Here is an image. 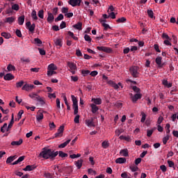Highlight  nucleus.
Masks as SVG:
<instances>
[{
  "instance_id": "24",
  "label": "nucleus",
  "mask_w": 178,
  "mask_h": 178,
  "mask_svg": "<svg viewBox=\"0 0 178 178\" xmlns=\"http://www.w3.org/2000/svg\"><path fill=\"white\" fill-rule=\"evenodd\" d=\"M16 158H17V156L15 155V156H9L7 160H6V163H12V162H13V161L15 159H16Z\"/></svg>"
},
{
  "instance_id": "17",
  "label": "nucleus",
  "mask_w": 178,
  "mask_h": 178,
  "mask_svg": "<svg viewBox=\"0 0 178 178\" xmlns=\"http://www.w3.org/2000/svg\"><path fill=\"white\" fill-rule=\"evenodd\" d=\"M15 20H16V17H8L6 19L5 23H9V24H12V23H14Z\"/></svg>"
},
{
  "instance_id": "38",
  "label": "nucleus",
  "mask_w": 178,
  "mask_h": 178,
  "mask_svg": "<svg viewBox=\"0 0 178 178\" xmlns=\"http://www.w3.org/2000/svg\"><path fill=\"white\" fill-rule=\"evenodd\" d=\"M58 156H60V158H66L68 156V154L67 153H65L62 151H60L59 152H58Z\"/></svg>"
},
{
  "instance_id": "60",
  "label": "nucleus",
  "mask_w": 178,
  "mask_h": 178,
  "mask_svg": "<svg viewBox=\"0 0 178 178\" xmlns=\"http://www.w3.org/2000/svg\"><path fill=\"white\" fill-rule=\"evenodd\" d=\"M169 140V135H167L163 138V143L164 145H166V143H168V140Z\"/></svg>"
},
{
  "instance_id": "40",
  "label": "nucleus",
  "mask_w": 178,
  "mask_h": 178,
  "mask_svg": "<svg viewBox=\"0 0 178 178\" xmlns=\"http://www.w3.org/2000/svg\"><path fill=\"white\" fill-rule=\"evenodd\" d=\"M132 90L134 91V92H136V94H141V89L137 86H133Z\"/></svg>"
},
{
  "instance_id": "34",
  "label": "nucleus",
  "mask_w": 178,
  "mask_h": 178,
  "mask_svg": "<svg viewBox=\"0 0 178 178\" xmlns=\"http://www.w3.org/2000/svg\"><path fill=\"white\" fill-rule=\"evenodd\" d=\"M63 95L65 104L67 106V111H70V105H69V103L67 102V98L66 97V95H65L64 94H63Z\"/></svg>"
},
{
  "instance_id": "41",
  "label": "nucleus",
  "mask_w": 178,
  "mask_h": 178,
  "mask_svg": "<svg viewBox=\"0 0 178 178\" xmlns=\"http://www.w3.org/2000/svg\"><path fill=\"white\" fill-rule=\"evenodd\" d=\"M36 119H37L38 122L42 120V119H44V114H42V113H40L39 114H38L36 115Z\"/></svg>"
},
{
  "instance_id": "35",
  "label": "nucleus",
  "mask_w": 178,
  "mask_h": 178,
  "mask_svg": "<svg viewBox=\"0 0 178 178\" xmlns=\"http://www.w3.org/2000/svg\"><path fill=\"white\" fill-rule=\"evenodd\" d=\"M48 70H58V67L55 64L51 63L48 66Z\"/></svg>"
},
{
  "instance_id": "10",
  "label": "nucleus",
  "mask_w": 178,
  "mask_h": 178,
  "mask_svg": "<svg viewBox=\"0 0 178 178\" xmlns=\"http://www.w3.org/2000/svg\"><path fill=\"white\" fill-rule=\"evenodd\" d=\"M33 88H35V86L34 85H29L27 83H26L22 87V90H24V91H31V90H33Z\"/></svg>"
},
{
  "instance_id": "39",
  "label": "nucleus",
  "mask_w": 178,
  "mask_h": 178,
  "mask_svg": "<svg viewBox=\"0 0 178 178\" xmlns=\"http://www.w3.org/2000/svg\"><path fill=\"white\" fill-rule=\"evenodd\" d=\"M31 33H34L35 30V24H32L29 27L27 28Z\"/></svg>"
},
{
  "instance_id": "59",
  "label": "nucleus",
  "mask_w": 178,
  "mask_h": 178,
  "mask_svg": "<svg viewBox=\"0 0 178 178\" xmlns=\"http://www.w3.org/2000/svg\"><path fill=\"white\" fill-rule=\"evenodd\" d=\"M74 123H80V115H76L74 118Z\"/></svg>"
},
{
  "instance_id": "21",
  "label": "nucleus",
  "mask_w": 178,
  "mask_h": 178,
  "mask_svg": "<svg viewBox=\"0 0 178 178\" xmlns=\"http://www.w3.org/2000/svg\"><path fill=\"white\" fill-rule=\"evenodd\" d=\"M104 22H106V20H104V19L100 20V23H102L103 27H104V31H106L108 29H111V26H109V24L104 23Z\"/></svg>"
},
{
  "instance_id": "12",
  "label": "nucleus",
  "mask_w": 178,
  "mask_h": 178,
  "mask_svg": "<svg viewBox=\"0 0 178 178\" xmlns=\"http://www.w3.org/2000/svg\"><path fill=\"white\" fill-rule=\"evenodd\" d=\"M86 124L88 127H95V124H94V120L92 118L86 120Z\"/></svg>"
},
{
  "instance_id": "33",
  "label": "nucleus",
  "mask_w": 178,
  "mask_h": 178,
  "mask_svg": "<svg viewBox=\"0 0 178 178\" xmlns=\"http://www.w3.org/2000/svg\"><path fill=\"white\" fill-rule=\"evenodd\" d=\"M32 44H34L35 45H41V44H42V41H41L40 38H35L32 42Z\"/></svg>"
},
{
  "instance_id": "7",
  "label": "nucleus",
  "mask_w": 178,
  "mask_h": 178,
  "mask_svg": "<svg viewBox=\"0 0 178 178\" xmlns=\"http://www.w3.org/2000/svg\"><path fill=\"white\" fill-rule=\"evenodd\" d=\"M63 131H65V126L61 125L58 128V131L54 134L55 138H58V137H62L63 136Z\"/></svg>"
},
{
  "instance_id": "46",
  "label": "nucleus",
  "mask_w": 178,
  "mask_h": 178,
  "mask_svg": "<svg viewBox=\"0 0 178 178\" xmlns=\"http://www.w3.org/2000/svg\"><path fill=\"white\" fill-rule=\"evenodd\" d=\"M142 118L140 120L141 123H144L145 122V119H147V115L144 112H141Z\"/></svg>"
},
{
  "instance_id": "37",
  "label": "nucleus",
  "mask_w": 178,
  "mask_h": 178,
  "mask_svg": "<svg viewBox=\"0 0 178 178\" xmlns=\"http://www.w3.org/2000/svg\"><path fill=\"white\" fill-rule=\"evenodd\" d=\"M130 42H138V45H144L145 42L143 41L138 42V40L136 38H132L130 40Z\"/></svg>"
},
{
  "instance_id": "62",
  "label": "nucleus",
  "mask_w": 178,
  "mask_h": 178,
  "mask_svg": "<svg viewBox=\"0 0 178 178\" xmlns=\"http://www.w3.org/2000/svg\"><path fill=\"white\" fill-rule=\"evenodd\" d=\"M84 38H85V40L88 41V42H91V37H90V35L86 34L84 35Z\"/></svg>"
},
{
  "instance_id": "28",
  "label": "nucleus",
  "mask_w": 178,
  "mask_h": 178,
  "mask_svg": "<svg viewBox=\"0 0 178 178\" xmlns=\"http://www.w3.org/2000/svg\"><path fill=\"white\" fill-rule=\"evenodd\" d=\"M24 24V15H22L18 17V24L19 26H23Z\"/></svg>"
},
{
  "instance_id": "31",
  "label": "nucleus",
  "mask_w": 178,
  "mask_h": 178,
  "mask_svg": "<svg viewBox=\"0 0 178 178\" xmlns=\"http://www.w3.org/2000/svg\"><path fill=\"white\" fill-rule=\"evenodd\" d=\"M23 144V139H19L18 141H13L11 145H22Z\"/></svg>"
},
{
  "instance_id": "20",
  "label": "nucleus",
  "mask_w": 178,
  "mask_h": 178,
  "mask_svg": "<svg viewBox=\"0 0 178 178\" xmlns=\"http://www.w3.org/2000/svg\"><path fill=\"white\" fill-rule=\"evenodd\" d=\"M155 62L159 67H162V57L158 56L156 58Z\"/></svg>"
},
{
  "instance_id": "57",
  "label": "nucleus",
  "mask_w": 178,
  "mask_h": 178,
  "mask_svg": "<svg viewBox=\"0 0 178 178\" xmlns=\"http://www.w3.org/2000/svg\"><path fill=\"white\" fill-rule=\"evenodd\" d=\"M61 12H62V13H64L65 15H66V13H67L69 12V8L63 7L61 9Z\"/></svg>"
},
{
  "instance_id": "30",
  "label": "nucleus",
  "mask_w": 178,
  "mask_h": 178,
  "mask_svg": "<svg viewBox=\"0 0 178 178\" xmlns=\"http://www.w3.org/2000/svg\"><path fill=\"white\" fill-rule=\"evenodd\" d=\"M117 163H126V158L120 157L115 160Z\"/></svg>"
},
{
  "instance_id": "42",
  "label": "nucleus",
  "mask_w": 178,
  "mask_h": 178,
  "mask_svg": "<svg viewBox=\"0 0 178 178\" xmlns=\"http://www.w3.org/2000/svg\"><path fill=\"white\" fill-rule=\"evenodd\" d=\"M6 130H8V124L4 123L3 127H1V133H5V131H6Z\"/></svg>"
},
{
  "instance_id": "19",
  "label": "nucleus",
  "mask_w": 178,
  "mask_h": 178,
  "mask_svg": "<svg viewBox=\"0 0 178 178\" xmlns=\"http://www.w3.org/2000/svg\"><path fill=\"white\" fill-rule=\"evenodd\" d=\"M29 96L30 97V98H31L32 99H34L35 101H38V99L40 98V95L34 92L29 94Z\"/></svg>"
},
{
  "instance_id": "63",
  "label": "nucleus",
  "mask_w": 178,
  "mask_h": 178,
  "mask_svg": "<svg viewBox=\"0 0 178 178\" xmlns=\"http://www.w3.org/2000/svg\"><path fill=\"white\" fill-rule=\"evenodd\" d=\"M12 9H13V10H19V4L13 5Z\"/></svg>"
},
{
  "instance_id": "43",
  "label": "nucleus",
  "mask_w": 178,
  "mask_h": 178,
  "mask_svg": "<svg viewBox=\"0 0 178 178\" xmlns=\"http://www.w3.org/2000/svg\"><path fill=\"white\" fill-rule=\"evenodd\" d=\"M1 36L4 37V38H6L7 40L11 37L10 33H8L6 32L1 33Z\"/></svg>"
},
{
  "instance_id": "8",
  "label": "nucleus",
  "mask_w": 178,
  "mask_h": 178,
  "mask_svg": "<svg viewBox=\"0 0 178 178\" xmlns=\"http://www.w3.org/2000/svg\"><path fill=\"white\" fill-rule=\"evenodd\" d=\"M97 49L99 51H102L103 52H106V54H112L113 52V50H112V48L111 47H97Z\"/></svg>"
},
{
  "instance_id": "26",
  "label": "nucleus",
  "mask_w": 178,
  "mask_h": 178,
  "mask_svg": "<svg viewBox=\"0 0 178 178\" xmlns=\"http://www.w3.org/2000/svg\"><path fill=\"white\" fill-rule=\"evenodd\" d=\"M90 107L92 108V112L93 113H97V112H98V110L99 109L98 106H97V105L95 104H92L90 105Z\"/></svg>"
},
{
  "instance_id": "32",
  "label": "nucleus",
  "mask_w": 178,
  "mask_h": 178,
  "mask_svg": "<svg viewBox=\"0 0 178 178\" xmlns=\"http://www.w3.org/2000/svg\"><path fill=\"white\" fill-rule=\"evenodd\" d=\"M31 17L33 20H38V17H37V11H35V10H33L31 13Z\"/></svg>"
},
{
  "instance_id": "23",
  "label": "nucleus",
  "mask_w": 178,
  "mask_h": 178,
  "mask_svg": "<svg viewBox=\"0 0 178 178\" xmlns=\"http://www.w3.org/2000/svg\"><path fill=\"white\" fill-rule=\"evenodd\" d=\"M120 154L122 156H129V150L127 149H121Z\"/></svg>"
},
{
  "instance_id": "6",
  "label": "nucleus",
  "mask_w": 178,
  "mask_h": 178,
  "mask_svg": "<svg viewBox=\"0 0 178 178\" xmlns=\"http://www.w3.org/2000/svg\"><path fill=\"white\" fill-rule=\"evenodd\" d=\"M130 95H131V101L134 103L137 102L138 99H141V97H143V95H141V93H136L134 95H133V93H131Z\"/></svg>"
},
{
  "instance_id": "64",
  "label": "nucleus",
  "mask_w": 178,
  "mask_h": 178,
  "mask_svg": "<svg viewBox=\"0 0 178 178\" xmlns=\"http://www.w3.org/2000/svg\"><path fill=\"white\" fill-rule=\"evenodd\" d=\"M38 51L40 55H45L46 54L45 50H44L43 49L38 48Z\"/></svg>"
},
{
  "instance_id": "56",
  "label": "nucleus",
  "mask_w": 178,
  "mask_h": 178,
  "mask_svg": "<svg viewBox=\"0 0 178 178\" xmlns=\"http://www.w3.org/2000/svg\"><path fill=\"white\" fill-rule=\"evenodd\" d=\"M24 113V111L23 110H20L17 114V120H20L22 119V115Z\"/></svg>"
},
{
  "instance_id": "2",
  "label": "nucleus",
  "mask_w": 178,
  "mask_h": 178,
  "mask_svg": "<svg viewBox=\"0 0 178 178\" xmlns=\"http://www.w3.org/2000/svg\"><path fill=\"white\" fill-rule=\"evenodd\" d=\"M162 38L164 40L163 44L165 45H172V42L175 44H177V38L175 35H172V38H170L168 34L163 33Z\"/></svg>"
},
{
  "instance_id": "29",
  "label": "nucleus",
  "mask_w": 178,
  "mask_h": 178,
  "mask_svg": "<svg viewBox=\"0 0 178 178\" xmlns=\"http://www.w3.org/2000/svg\"><path fill=\"white\" fill-rule=\"evenodd\" d=\"M162 84L165 86V87H168V88H170V87H172V83H169L166 79H163L162 81Z\"/></svg>"
},
{
  "instance_id": "58",
  "label": "nucleus",
  "mask_w": 178,
  "mask_h": 178,
  "mask_svg": "<svg viewBox=\"0 0 178 178\" xmlns=\"http://www.w3.org/2000/svg\"><path fill=\"white\" fill-rule=\"evenodd\" d=\"M154 133V129H147V136L151 137L152 136V134Z\"/></svg>"
},
{
  "instance_id": "3",
  "label": "nucleus",
  "mask_w": 178,
  "mask_h": 178,
  "mask_svg": "<svg viewBox=\"0 0 178 178\" xmlns=\"http://www.w3.org/2000/svg\"><path fill=\"white\" fill-rule=\"evenodd\" d=\"M72 106H73V109H74V115H76L77 113H79V102L77 101V99L76 98V97H74V95H72Z\"/></svg>"
},
{
  "instance_id": "15",
  "label": "nucleus",
  "mask_w": 178,
  "mask_h": 178,
  "mask_svg": "<svg viewBox=\"0 0 178 178\" xmlns=\"http://www.w3.org/2000/svg\"><path fill=\"white\" fill-rule=\"evenodd\" d=\"M83 162H84L83 159H79L74 162V165L76 166L77 169H81V166H83Z\"/></svg>"
},
{
  "instance_id": "27",
  "label": "nucleus",
  "mask_w": 178,
  "mask_h": 178,
  "mask_svg": "<svg viewBox=\"0 0 178 178\" xmlns=\"http://www.w3.org/2000/svg\"><path fill=\"white\" fill-rule=\"evenodd\" d=\"M109 141L108 140H104L102 143V148H104V149H106V148H109Z\"/></svg>"
},
{
  "instance_id": "4",
  "label": "nucleus",
  "mask_w": 178,
  "mask_h": 178,
  "mask_svg": "<svg viewBox=\"0 0 178 178\" xmlns=\"http://www.w3.org/2000/svg\"><path fill=\"white\" fill-rule=\"evenodd\" d=\"M129 70L133 77L137 78L138 77V76H140V72H138V67L133 66L129 69Z\"/></svg>"
},
{
  "instance_id": "48",
  "label": "nucleus",
  "mask_w": 178,
  "mask_h": 178,
  "mask_svg": "<svg viewBox=\"0 0 178 178\" xmlns=\"http://www.w3.org/2000/svg\"><path fill=\"white\" fill-rule=\"evenodd\" d=\"M120 140H124L125 141H130V136H124L123 135L120 136Z\"/></svg>"
},
{
  "instance_id": "1",
  "label": "nucleus",
  "mask_w": 178,
  "mask_h": 178,
  "mask_svg": "<svg viewBox=\"0 0 178 178\" xmlns=\"http://www.w3.org/2000/svg\"><path fill=\"white\" fill-rule=\"evenodd\" d=\"M39 156H41L44 159H55L58 156V152L44 147L40 153Z\"/></svg>"
},
{
  "instance_id": "14",
  "label": "nucleus",
  "mask_w": 178,
  "mask_h": 178,
  "mask_svg": "<svg viewBox=\"0 0 178 178\" xmlns=\"http://www.w3.org/2000/svg\"><path fill=\"white\" fill-rule=\"evenodd\" d=\"M47 15H48V17H47L48 23H52V22H54V20L55 19V17H54V14L50 12H48Z\"/></svg>"
},
{
  "instance_id": "36",
  "label": "nucleus",
  "mask_w": 178,
  "mask_h": 178,
  "mask_svg": "<svg viewBox=\"0 0 178 178\" xmlns=\"http://www.w3.org/2000/svg\"><path fill=\"white\" fill-rule=\"evenodd\" d=\"M71 140L68 139L67 141L64 142L63 143H61L60 145H58V148H65L70 143Z\"/></svg>"
},
{
  "instance_id": "44",
  "label": "nucleus",
  "mask_w": 178,
  "mask_h": 178,
  "mask_svg": "<svg viewBox=\"0 0 178 178\" xmlns=\"http://www.w3.org/2000/svg\"><path fill=\"white\" fill-rule=\"evenodd\" d=\"M38 16L40 19H44V10H40L38 13Z\"/></svg>"
},
{
  "instance_id": "51",
  "label": "nucleus",
  "mask_w": 178,
  "mask_h": 178,
  "mask_svg": "<svg viewBox=\"0 0 178 178\" xmlns=\"http://www.w3.org/2000/svg\"><path fill=\"white\" fill-rule=\"evenodd\" d=\"M80 156H81V154L70 155V158H71V159H76V158H80Z\"/></svg>"
},
{
  "instance_id": "50",
  "label": "nucleus",
  "mask_w": 178,
  "mask_h": 178,
  "mask_svg": "<svg viewBox=\"0 0 178 178\" xmlns=\"http://www.w3.org/2000/svg\"><path fill=\"white\" fill-rule=\"evenodd\" d=\"M147 15L151 19H154V11L152 10H147Z\"/></svg>"
},
{
  "instance_id": "52",
  "label": "nucleus",
  "mask_w": 178,
  "mask_h": 178,
  "mask_svg": "<svg viewBox=\"0 0 178 178\" xmlns=\"http://www.w3.org/2000/svg\"><path fill=\"white\" fill-rule=\"evenodd\" d=\"M129 169L131 170V172H137V170H138V167L136 165H130Z\"/></svg>"
},
{
  "instance_id": "11",
  "label": "nucleus",
  "mask_w": 178,
  "mask_h": 178,
  "mask_svg": "<svg viewBox=\"0 0 178 178\" xmlns=\"http://www.w3.org/2000/svg\"><path fill=\"white\" fill-rule=\"evenodd\" d=\"M37 168V165H26L25 168L23 169V170H24V172H31V170H34V169Z\"/></svg>"
},
{
  "instance_id": "5",
  "label": "nucleus",
  "mask_w": 178,
  "mask_h": 178,
  "mask_svg": "<svg viewBox=\"0 0 178 178\" xmlns=\"http://www.w3.org/2000/svg\"><path fill=\"white\" fill-rule=\"evenodd\" d=\"M107 84H108L109 86H111V87H113V88H114L115 90H118L119 87H121V88H123V85L120 82H119L117 84L113 81H108Z\"/></svg>"
},
{
  "instance_id": "25",
  "label": "nucleus",
  "mask_w": 178,
  "mask_h": 178,
  "mask_svg": "<svg viewBox=\"0 0 178 178\" xmlns=\"http://www.w3.org/2000/svg\"><path fill=\"white\" fill-rule=\"evenodd\" d=\"M73 27H74V29H76V30H82L83 23L78 22L76 24L73 25Z\"/></svg>"
},
{
  "instance_id": "45",
  "label": "nucleus",
  "mask_w": 178,
  "mask_h": 178,
  "mask_svg": "<svg viewBox=\"0 0 178 178\" xmlns=\"http://www.w3.org/2000/svg\"><path fill=\"white\" fill-rule=\"evenodd\" d=\"M63 19L64 16L63 15V14H59V15L55 19V22H60V20H63Z\"/></svg>"
},
{
  "instance_id": "18",
  "label": "nucleus",
  "mask_w": 178,
  "mask_h": 178,
  "mask_svg": "<svg viewBox=\"0 0 178 178\" xmlns=\"http://www.w3.org/2000/svg\"><path fill=\"white\" fill-rule=\"evenodd\" d=\"M13 123H15V118L13 114L11 117V120L7 127V131H9V129H12V127H13Z\"/></svg>"
},
{
  "instance_id": "55",
  "label": "nucleus",
  "mask_w": 178,
  "mask_h": 178,
  "mask_svg": "<svg viewBox=\"0 0 178 178\" xmlns=\"http://www.w3.org/2000/svg\"><path fill=\"white\" fill-rule=\"evenodd\" d=\"M44 176L46 178H54V174L49 172H44Z\"/></svg>"
},
{
  "instance_id": "49",
  "label": "nucleus",
  "mask_w": 178,
  "mask_h": 178,
  "mask_svg": "<svg viewBox=\"0 0 178 178\" xmlns=\"http://www.w3.org/2000/svg\"><path fill=\"white\" fill-rule=\"evenodd\" d=\"M15 67L14 65H12V64H9L7 67V70L8 72H12V70H15Z\"/></svg>"
},
{
  "instance_id": "47",
  "label": "nucleus",
  "mask_w": 178,
  "mask_h": 178,
  "mask_svg": "<svg viewBox=\"0 0 178 178\" xmlns=\"http://www.w3.org/2000/svg\"><path fill=\"white\" fill-rule=\"evenodd\" d=\"M127 19H126V17H122L117 19V23H125V22H127Z\"/></svg>"
},
{
  "instance_id": "16",
  "label": "nucleus",
  "mask_w": 178,
  "mask_h": 178,
  "mask_svg": "<svg viewBox=\"0 0 178 178\" xmlns=\"http://www.w3.org/2000/svg\"><path fill=\"white\" fill-rule=\"evenodd\" d=\"M67 66L70 67V70H77V66L74 63L67 62Z\"/></svg>"
},
{
  "instance_id": "54",
  "label": "nucleus",
  "mask_w": 178,
  "mask_h": 178,
  "mask_svg": "<svg viewBox=\"0 0 178 178\" xmlns=\"http://www.w3.org/2000/svg\"><path fill=\"white\" fill-rule=\"evenodd\" d=\"M82 75L86 77V76H88L90 74V70H83L81 71Z\"/></svg>"
},
{
  "instance_id": "9",
  "label": "nucleus",
  "mask_w": 178,
  "mask_h": 178,
  "mask_svg": "<svg viewBox=\"0 0 178 178\" xmlns=\"http://www.w3.org/2000/svg\"><path fill=\"white\" fill-rule=\"evenodd\" d=\"M68 3L71 5V6H80V3H81V0H70Z\"/></svg>"
},
{
  "instance_id": "53",
  "label": "nucleus",
  "mask_w": 178,
  "mask_h": 178,
  "mask_svg": "<svg viewBox=\"0 0 178 178\" xmlns=\"http://www.w3.org/2000/svg\"><path fill=\"white\" fill-rule=\"evenodd\" d=\"M24 84V81H20L19 82H17L16 83V87L17 88H20L21 87H23Z\"/></svg>"
},
{
  "instance_id": "13",
  "label": "nucleus",
  "mask_w": 178,
  "mask_h": 178,
  "mask_svg": "<svg viewBox=\"0 0 178 178\" xmlns=\"http://www.w3.org/2000/svg\"><path fill=\"white\" fill-rule=\"evenodd\" d=\"M3 79L7 81H10V80H13V79H15V76L10 73H8L4 75Z\"/></svg>"
},
{
  "instance_id": "22",
  "label": "nucleus",
  "mask_w": 178,
  "mask_h": 178,
  "mask_svg": "<svg viewBox=\"0 0 178 178\" xmlns=\"http://www.w3.org/2000/svg\"><path fill=\"white\" fill-rule=\"evenodd\" d=\"M92 101L95 104V105H101V104H102V99L100 98H92Z\"/></svg>"
},
{
  "instance_id": "61",
  "label": "nucleus",
  "mask_w": 178,
  "mask_h": 178,
  "mask_svg": "<svg viewBox=\"0 0 178 178\" xmlns=\"http://www.w3.org/2000/svg\"><path fill=\"white\" fill-rule=\"evenodd\" d=\"M53 74H56V72H55L54 70L47 71V76H53Z\"/></svg>"
}]
</instances>
